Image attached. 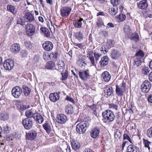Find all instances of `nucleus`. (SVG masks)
<instances>
[{"label":"nucleus","instance_id":"obj_1","mask_svg":"<svg viewBox=\"0 0 152 152\" xmlns=\"http://www.w3.org/2000/svg\"><path fill=\"white\" fill-rule=\"evenodd\" d=\"M126 89V84L123 81L120 85H116L115 91L116 95L118 96H122L125 92Z\"/></svg>","mask_w":152,"mask_h":152},{"label":"nucleus","instance_id":"obj_2","mask_svg":"<svg viewBox=\"0 0 152 152\" xmlns=\"http://www.w3.org/2000/svg\"><path fill=\"white\" fill-rule=\"evenodd\" d=\"M88 126V124L86 122H80L77 125L76 131L79 134H83L85 132Z\"/></svg>","mask_w":152,"mask_h":152},{"label":"nucleus","instance_id":"obj_3","mask_svg":"<svg viewBox=\"0 0 152 152\" xmlns=\"http://www.w3.org/2000/svg\"><path fill=\"white\" fill-rule=\"evenodd\" d=\"M102 115L104 118L108 122L113 121L115 118L113 112L110 110H107L103 112Z\"/></svg>","mask_w":152,"mask_h":152},{"label":"nucleus","instance_id":"obj_4","mask_svg":"<svg viewBox=\"0 0 152 152\" xmlns=\"http://www.w3.org/2000/svg\"><path fill=\"white\" fill-rule=\"evenodd\" d=\"M22 92V89L19 86H16L14 87L12 91V95L16 98L19 97L21 95Z\"/></svg>","mask_w":152,"mask_h":152},{"label":"nucleus","instance_id":"obj_5","mask_svg":"<svg viewBox=\"0 0 152 152\" xmlns=\"http://www.w3.org/2000/svg\"><path fill=\"white\" fill-rule=\"evenodd\" d=\"M78 74L80 78L83 80H87L90 77L89 70L88 69L86 70H80Z\"/></svg>","mask_w":152,"mask_h":152},{"label":"nucleus","instance_id":"obj_6","mask_svg":"<svg viewBox=\"0 0 152 152\" xmlns=\"http://www.w3.org/2000/svg\"><path fill=\"white\" fill-rule=\"evenodd\" d=\"M26 33L28 36L33 35L35 32L34 26L31 23L27 24L26 26Z\"/></svg>","mask_w":152,"mask_h":152},{"label":"nucleus","instance_id":"obj_7","mask_svg":"<svg viewBox=\"0 0 152 152\" xmlns=\"http://www.w3.org/2000/svg\"><path fill=\"white\" fill-rule=\"evenodd\" d=\"M22 123L25 129L29 130L32 126L33 120L31 118H27L22 121Z\"/></svg>","mask_w":152,"mask_h":152},{"label":"nucleus","instance_id":"obj_8","mask_svg":"<svg viewBox=\"0 0 152 152\" xmlns=\"http://www.w3.org/2000/svg\"><path fill=\"white\" fill-rule=\"evenodd\" d=\"M151 87V84L148 80H145L141 85V90L142 92L147 93L150 90Z\"/></svg>","mask_w":152,"mask_h":152},{"label":"nucleus","instance_id":"obj_9","mask_svg":"<svg viewBox=\"0 0 152 152\" xmlns=\"http://www.w3.org/2000/svg\"><path fill=\"white\" fill-rule=\"evenodd\" d=\"M4 68L7 70H11L13 69L14 66V61L11 59H8L4 61L3 63Z\"/></svg>","mask_w":152,"mask_h":152},{"label":"nucleus","instance_id":"obj_10","mask_svg":"<svg viewBox=\"0 0 152 152\" xmlns=\"http://www.w3.org/2000/svg\"><path fill=\"white\" fill-rule=\"evenodd\" d=\"M72 11V9L68 7H64L60 10L61 15L63 17L68 16Z\"/></svg>","mask_w":152,"mask_h":152},{"label":"nucleus","instance_id":"obj_11","mask_svg":"<svg viewBox=\"0 0 152 152\" xmlns=\"http://www.w3.org/2000/svg\"><path fill=\"white\" fill-rule=\"evenodd\" d=\"M43 48L47 51H51L53 48V43L49 41H46L42 44Z\"/></svg>","mask_w":152,"mask_h":152},{"label":"nucleus","instance_id":"obj_12","mask_svg":"<svg viewBox=\"0 0 152 152\" xmlns=\"http://www.w3.org/2000/svg\"><path fill=\"white\" fill-rule=\"evenodd\" d=\"M25 21L26 22H32L35 20L34 15L29 12H26L24 17Z\"/></svg>","mask_w":152,"mask_h":152},{"label":"nucleus","instance_id":"obj_13","mask_svg":"<svg viewBox=\"0 0 152 152\" xmlns=\"http://www.w3.org/2000/svg\"><path fill=\"white\" fill-rule=\"evenodd\" d=\"M56 119L58 123L63 124L66 121L67 117L64 115L61 114L57 115Z\"/></svg>","mask_w":152,"mask_h":152},{"label":"nucleus","instance_id":"obj_14","mask_svg":"<svg viewBox=\"0 0 152 152\" xmlns=\"http://www.w3.org/2000/svg\"><path fill=\"white\" fill-rule=\"evenodd\" d=\"M11 51L15 54L19 52L20 50V45L18 43L12 44L11 47Z\"/></svg>","mask_w":152,"mask_h":152},{"label":"nucleus","instance_id":"obj_15","mask_svg":"<svg viewBox=\"0 0 152 152\" xmlns=\"http://www.w3.org/2000/svg\"><path fill=\"white\" fill-rule=\"evenodd\" d=\"M37 135L36 131L31 130L28 133H27L26 136L28 140H32L36 138Z\"/></svg>","mask_w":152,"mask_h":152},{"label":"nucleus","instance_id":"obj_16","mask_svg":"<svg viewBox=\"0 0 152 152\" xmlns=\"http://www.w3.org/2000/svg\"><path fill=\"white\" fill-rule=\"evenodd\" d=\"M65 68L63 60H59L56 67V69L59 72H63Z\"/></svg>","mask_w":152,"mask_h":152},{"label":"nucleus","instance_id":"obj_17","mask_svg":"<svg viewBox=\"0 0 152 152\" xmlns=\"http://www.w3.org/2000/svg\"><path fill=\"white\" fill-rule=\"evenodd\" d=\"M102 77L103 81L105 82H108L110 80L111 75L107 71L103 72L102 75Z\"/></svg>","mask_w":152,"mask_h":152},{"label":"nucleus","instance_id":"obj_18","mask_svg":"<svg viewBox=\"0 0 152 152\" xmlns=\"http://www.w3.org/2000/svg\"><path fill=\"white\" fill-rule=\"evenodd\" d=\"M99 132L100 130L99 128H94L91 131V136L93 138H96L99 136Z\"/></svg>","mask_w":152,"mask_h":152},{"label":"nucleus","instance_id":"obj_19","mask_svg":"<svg viewBox=\"0 0 152 152\" xmlns=\"http://www.w3.org/2000/svg\"><path fill=\"white\" fill-rule=\"evenodd\" d=\"M104 91L105 93L104 96L107 98L109 96L113 94V90L112 87L108 86L105 88Z\"/></svg>","mask_w":152,"mask_h":152},{"label":"nucleus","instance_id":"obj_20","mask_svg":"<svg viewBox=\"0 0 152 152\" xmlns=\"http://www.w3.org/2000/svg\"><path fill=\"white\" fill-rule=\"evenodd\" d=\"M71 142V145L73 149L76 151L78 150L80 148V143L77 140L75 139H72Z\"/></svg>","mask_w":152,"mask_h":152},{"label":"nucleus","instance_id":"obj_21","mask_svg":"<svg viewBox=\"0 0 152 152\" xmlns=\"http://www.w3.org/2000/svg\"><path fill=\"white\" fill-rule=\"evenodd\" d=\"M109 58L108 56H104L101 58V61H99V64L101 67H104L108 64Z\"/></svg>","mask_w":152,"mask_h":152},{"label":"nucleus","instance_id":"obj_22","mask_svg":"<svg viewBox=\"0 0 152 152\" xmlns=\"http://www.w3.org/2000/svg\"><path fill=\"white\" fill-rule=\"evenodd\" d=\"M138 8L142 10H145L148 7V5L147 1L144 0L140 1L137 4Z\"/></svg>","mask_w":152,"mask_h":152},{"label":"nucleus","instance_id":"obj_23","mask_svg":"<svg viewBox=\"0 0 152 152\" xmlns=\"http://www.w3.org/2000/svg\"><path fill=\"white\" fill-rule=\"evenodd\" d=\"M49 98L51 101L56 102L59 99L60 96L57 93H51L50 94Z\"/></svg>","mask_w":152,"mask_h":152},{"label":"nucleus","instance_id":"obj_24","mask_svg":"<svg viewBox=\"0 0 152 152\" xmlns=\"http://www.w3.org/2000/svg\"><path fill=\"white\" fill-rule=\"evenodd\" d=\"M33 118L34 120L39 123H42L44 121L43 118L39 113H34Z\"/></svg>","mask_w":152,"mask_h":152},{"label":"nucleus","instance_id":"obj_25","mask_svg":"<svg viewBox=\"0 0 152 152\" xmlns=\"http://www.w3.org/2000/svg\"><path fill=\"white\" fill-rule=\"evenodd\" d=\"M120 56V53L118 50H113L110 53V56L113 59H116L118 58Z\"/></svg>","mask_w":152,"mask_h":152},{"label":"nucleus","instance_id":"obj_26","mask_svg":"<svg viewBox=\"0 0 152 152\" xmlns=\"http://www.w3.org/2000/svg\"><path fill=\"white\" fill-rule=\"evenodd\" d=\"M138 148L137 146L130 145L127 147L126 151V152H137Z\"/></svg>","mask_w":152,"mask_h":152},{"label":"nucleus","instance_id":"obj_27","mask_svg":"<svg viewBox=\"0 0 152 152\" xmlns=\"http://www.w3.org/2000/svg\"><path fill=\"white\" fill-rule=\"evenodd\" d=\"M143 142L146 149L150 151L151 147H152V143L147 140L143 139Z\"/></svg>","mask_w":152,"mask_h":152},{"label":"nucleus","instance_id":"obj_28","mask_svg":"<svg viewBox=\"0 0 152 152\" xmlns=\"http://www.w3.org/2000/svg\"><path fill=\"white\" fill-rule=\"evenodd\" d=\"M85 57L84 56L81 54H79L78 56L77 63L79 64L82 63L85 64H86V62L84 61Z\"/></svg>","mask_w":152,"mask_h":152},{"label":"nucleus","instance_id":"obj_29","mask_svg":"<svg viewBox=\"0 0 152 152\" xmlns=\"http://www.w3.org/2000/svg\"><path fill=\"white\" fill-rule=\"evenodd\" d=\"M7 10L13 14H15L17 12L15 7L11 5H8L7 6Z\"/></svg>","mask_w":152,"mask_h":152},{"label":"nucleus","instance_id":"obj_30","mask_svg":"<svg viewBox=\"0 0 152 152\" xmlns=\"http://www.w3.org/2000/svg\"><path fill=\"white\" fill-rule=\"evenodd\" d=\"M43 126L47 133L48 134H50L51 130V127L50 125L47 122H45L43 125Z\"/></svg>","mask_w":152,"mask_h":152},{"label":"nucleus","instance_id":"obj_31","mask_svg":"<svg viewBox=\"0 0 152 152\" xmlns=\"http://www.w3.org/2000/svg\"><path fill=\"white\" fill-rule=\"evenodd\" d=\"M142 59L139 57H135L134 58L133 64L134 65H136L137 66L141 65L142 64Z\"/></svg>","mask_w":152,"mask_h":152},{"label":"nucleus","instance_id":"obj_32","mask_svg":"<svg viewBox=\"0 0 152 152\" xmlns=\"http://www.w3.org/2000/svg\"><path fill=\"white\" fill-rule=\"evenodd\" d=\"M65 111L68 114H72L73 112V108L71 105H67L65 107Z\"/></svg>","mask_w":152,"mask_h":152},{"label":"nucleus","instance_id":"obj_33","mask_svg":"<svg viewBox=\"0 0 152 152\" xmlns=\"http://www.w3.org/2000/svg\"><path fill=\"white\" fill-rule=\"evenodd\" d=\"M55 65V64L54 62L50 61L47 63L45 65V67L47 69H51Z\"/></svg>","mask_w":152,"mask_h":152},{"label":"nucleus","instance_id":"obj_34","mask_svg":"<svg viewBox=\"0 0 152 152\" xmlns=\"http://www.w3.org/2000/svg\"><path fill=\"white\" fill-rule=\"evenodd\" d=\"M124 33L126 34L129 36L131 35V30L130 29L129 26L125 25L124 26Z\"/></svg>","mask_w":152,"mask_h":152},{"label":"nucleus","instance_id":"obj_35","mask_svg":"<svg viewBox=\"0 0 152 152\" xmlns=\"http://www.w3.org/2000/svg\"><path fill=\"white\" fill-rule=\"evenodd\" d=\"M40 31L45 34L46 37H48L50 36V32L48 29L46 28L41 27Z\"/></svg>","mask_w":152,"mask_h":152},{"label":"nucleus","instance_id":"obj_36","mask_svg":"<svg viewBox=\"0 0 152 152\" xmlns=\"http://www.w3.org/2000/svg\"><path fill=\"white\" fill-rule=\"evenodd\" d=\"M114 41L111 39H108L107 41L106 46L108 49H110L114 46Z\"/></svg>","mask_w":152,"mask_h":152},{"label":"nucleus","instance_id":"obj_37","mask_svg":"<svg viewBox=\"0 0 152 152\" xmlns=\"http://www.w3.org/2000/svg\"><path fill=\"white\" fill-rule=\"evenodd\" d=\"M23 92L25 96H28L30 93L31 90L27 86H24L23 87Z\"/></svg>","mask_w":152,"mask_h":152},{"label":"nucleus","instance_id":"obj_38","mask_svg":"<svg viewBox=\"0 0 152 152\" xmlns=\"http://www.w3.org/2000/svg\"><path fill=\"white\" fill-rule=\"evenodd\" d=\"M58 56V54L57 51H55L53 52H52L49 55L50 57L53 59H56Z\"/></svg>","mask_w":152,"mask_h":152},{"label":"nucleus","instance_id":"obj_39","mask_svg":"<svg viewBox=\"0 0 152 152\" xmlns=\"http://www.w3.org/2000/svg\"><path fill=\"white\" fill-rule=\"evenodd\" d=\"M144 56V53L141 50H140L136 53L135 57L142 59Z\"/></svg>","mask_w":152,"mask_h":152},{"label":"nucleus","instance_id":"obj_40","mask_svg":"<svg viewBox=\"0 0 152 152\" xmlns=\"http://www.w3.org/2000/svg\"><path fill=\"white\" fill-rule=\"evenodd\" d=\"M75 36L76 38L80 40L83 39V33L81 31H80L75 33Z\"/></svg>","mask_w":152,"mask_h":152},{"label":"nucleus","instance_id":"obj_41","mask_svg":"<svg viewBox=\"0 0 152 152\" xmlns=\"http://www.w3.org/2000/svg\"><path fill=\"white\" fill-rule=\"evenodd\" d=\"M130 39L134 42H137L139 41V37L137 34L135 33L132 34V36L130 38Z\"/></svg>","mask_w":152,"mask_h":152},{"label":"nucleus","instance_id":"obj_42","mask_svg":"<svg viewBox=\"0 0 152 152\" xmlns=\"http://www.w3.org/2000/svg\"><path fill=\"white\" fill-rule=\"evenodd\" d=\"M110 14L112 15H115L118 12V8L116 7H111L110 9Z\"/></svg>","mask_w":152,"mask_h":152},{"label":"nucleus","instance_id":"obj_43","mask_svg":"<svg viewBox=\"0 0 152 152\" xmlns=\"http://www.w3.org/2000/svg\"><path fill=\"white\" fill-rule=\"evenodd\" d=\"M73 24L74 26L77 28H80L81 27L82 23L80 21L75 20L73 22Z\"/></svg>","mask_w":152,"mask_h":152},{"label":"nucleus","instance_id":"obj_44","mask_svg":"<svg viewBox=\"0 0 152 152\" xmlns=\"http://www.w3.org/2000/svg\"><path fill=\"white\" fill-rule=\"evenodd\" d=\"M150 70L148 67L144 66L142 70V72L145 75H148L149 72Z\"/></svg>","mask_w":152,"mask_h":152},{"label":"nucleus","instance_id":"obj_45","mask_svg":"<svg viewBox=\"0 0 152 152\" xmlns=\"http://www.w3.org/2000/svg\"><path fill=\"white\" fill-rule=\"evenodd\" d=\"M125 18V15L122 14H121L119 15L117 20L118 22H121L124 21Z\"/></svg>","mask_w":152,"mask_h":152},{"label":"nucleus","instance_id":"obj_46","mask_svg":"<svg viewBox=\"0 0 152 152\" xmlns=\"http://www.w3.org/2000/svg\"><path fill=\"white\" fill-rule=\"evenodd\" d=\"M25 115H26L28 117V118H31L32 117H33L34 115V113H33L31 110H28L26 112Z\"/></svg>","mask_w":152,"mask_h":152},{"label":"nucleus","instance_id":"obj_47","mask_svg":"<svg viewBox=\"0 0 152 152\" xmlns=\"http://www.w3.org/2000/svg\"><path fill=\"white\" fill-rule=\"evenodd\" d=\"M102 55V54L100 53L97 52L96 51H95L94 53V55L96 61L99 59L100 57Z\"/></svg>","mask_w":152,"mask_h":152},{"label":"nucleus","instance_id":"obj_48","mask_svg":"<svg viewBox=\"0 0 152 152\" xmlns=\"http://www.w3.org/2000/svg\"><path fill=\"white\" fill-rule=\"evenodd\" d=\"M121 132L118 129H116L115 132L114 134V137L116 138L119 139L121 136Z\"/></svg>","mask_w":152,"mask_h":152},{"label":"nucleus","instance_id":"obj_49","mask_svg":"<svg viewBox=\"0 0 152 152\" xmlns=\"http://www.w3.org/2000/svg\"><path fill=\"white\" fill-rule=\"evenodd\" d=\"M147 135L149 137L152 138V126L147 130Z\"/></svg>","mask_w":152,"mask_h":152},{"label":"nucleus","instance_id":"obj_50","mask_svg":"<svg viewBox=\"0 0 152 152\" xmlns=\"http://www.w3.org/2000/svg\"><path fill=\"white\" fill-rule=\"evenodd\" d=\"M61 74L62 75V80H66L68 77V72L66 71H65L64 72H61Z\"/></svg>","mask_w":152,"mask_h":152},{"label":"nucleus","instance_id":"obj_51","mask_svg":"<svg viewBox=\"0 0 152 152\" xmlns=\"http://www.w3.org/2000/svg\"><path fill=\"white\" fill-rule=\"evenodd\" d=\"M25 44L26 48L28 49H31L32 48V45L31 42L29 41L25 42Z\"/></svg>","mask_w":152,"mask_h":152},{"label":"nucleus","instance_id":"obj_52","mask_svg":"<svg viewBox=\"0 0 152 152\" xmlns=\"http://www.w3.org/2000/svg\"><path fill=\"white\" fill-rule=\"evenodd\" d=\"M1 119L3 121L7 120L8 119L9 115L8 114H1Z\"/></svg>","mask_w":152,"mask_h":152},{"label":"nucleus","instance_id":"obj_53","mask_svg":"<svg viewBox=\"0 0 152 152\" xmlns=\"http://www.w3.org/2000/svg\"><path fill=\"white\" fill-rule=\"evenodd\" d=\"M120 2V0H111V3L114 6H116L118 5Z\"/></svg>","mask_w":152,"mask_h":152},{"label":"nucleus","instance_id":"obj_54","mask_svg":"<svg viewBox=\"0 0 152 152\" xmlns=\"http://www.w3.org/2000/svg\"><path fill=\"white\" fill-rule=\"evenodd\" d=\"M123 140H128L130 143H132L131 139L129 135L127 134H124L123 135Z\"/></svg>","mask_w":152,"mask_h":152},{"label":"nucleus","instance_id":"obj_55","mask_svg":"<svg viewBox=\"0 0 152 152\" xmlns=\"http://www.w3.org/2000/svg\"><path fill=\"white\" fill-rule=\"evenodd\" d=\"M17 24L23 26L25 25V22L21 18H19L17 20Z\"/></svg>","mask_w":152,"mask_h":152},{"label":"nucleus","instance_id":"obj_56","mask_svg":"<svg viewBox=\"0 0 152 152\" xmlns=\"http://www.w3.org/2000/svg\"><path fill=\"white\" fill-rule=\"evenodd\" d=\"M21 55L23 57H26L28 55V52L26 50H23L21 52Z\"/></svg>","mask_w":152,"mask_h":152},{"label":"nucleus","instance_id":"obj_57","mask_svg":"<svg viewBox=\"0 0 152 152\" xmlns=\"http://www.w3.org/2000/svg\"><path fill=\"white\" fill-rule=\"evenodd\" d=\"M73 45L74 46L78 47V48L80 49H83L84 47V45L81 43H73Z\"/></svg>","mask_w":152,"mask_h":152},{"label":"nucleus","instance_id":"obj_58","mask_svg":"<svg viewBox=\"0 0 152 152\" xmlns=\"http://www.w3.org/2000/svg\"><path fill=\"white\" fill-rule=\"evenodd\" d=\"M109 107L110 108L115 109V110H118V106L116 104H110Z\"/></svg>","mask_w":152,"mask_h":152},{"label":"nucleus","instance_id":"obj_59","mask_svg":"<svg viewBox=\"0 0 152 152\" xmlns=\"http://www.w3.org/2000/svg\"><path fill=\"white\" fill-rule=\"evenodd\" d=\"M10 129V127L8 125H6L4 127V130L7 133H8Z\"/></svg>","mask_w":152,"mask_h":152},{"label":"nucleus","instance_id":"obj_60","mask_svg":"<svg viewBox=\"0 0 152 152\" xmlns=\"http://www.w3.org/2000/svg\"><path fill=\"white\" fill-rule=\"evenodd\" d=\"M89 59L90 60V61L91 62V64H92L94 66H96V64L95 63V60L94 56L91 58H89Z\"/></svg>","mask_w":152,"mask_h":152},{"label":"nucleus","instance_id":"obj_61","mask_svg":"<svg viewBox=\"0 0 152 152\" xmlns=\"http://www.w3.org/2000/svg\"><path fill=\"white\" fill-rule=\"evenodd\" d=\"M65 99L68 101H69L73 103H74V101L72 98L69 97L68 96H67Z\"/></svg>","mask_w":152,"mask_h":152},{"label":"nucleus","instance_id":"obj_62","mask_svg":"<svg viewBox=\"0 0 152 152\" xmlns=\"http://www.w3.org/2000/svg\"><path fill=\"white\" fill-rule=\"evenodd\" d=\"M88 56L87 57L89 58H91L94 56H93V52L92 51H88Z\"/></svg>","mask_w":152,"mask_h":152},{"label":"nucleus","instance_id":"obj_63","mask_svg":"<svg viewBox=\"0 0 152 152\" xmlns=\"http://www.w3.org/2000/svg\"><path fill=\"white\" fill-rule=\"evenodd\" d=\"M64 152H71V148L69 146H67L66 148L63 150Z\"/></svg>","mask_w":152,"mask_h":152},{"label":"nucleus","instance_id":"obj_64","mask_svg":"<svg viewBox=\"0 0 152 152\" xmlns=\"http://www.w3.org/2000/svg\"><path fill=\"white\" fill-rule=\"evenodd\" d=\"M103 23L102 20H100L97 21V25L98 26H101L103 25Z\"/></svg>","mask_w":152,"mask_h":152}]
</instances>
